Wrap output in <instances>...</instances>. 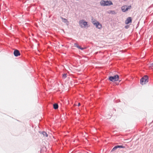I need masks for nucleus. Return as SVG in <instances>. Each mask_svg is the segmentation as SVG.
I'll use <instances>...</instances> for the list:
<instances>
[{
	"label": "nucleus",
	"instance_id": "obj_1",
	"mask_svg": "<svg viewBox=\"0 0 153 153\" xmlns=\"http://www.w3.org/2000/svg\"><path fill=\"white\" fill-rule=\"evenodd\" d=\"M101 5L102 6H109L113 4V3L111 1H105L102 0L100 2Z\"/></svg>",
	"mask_w": 153,
	"mask_h": 153
},
{
	"label": "nucleus",
	"instance_id": "obj_2",
	"mask_svg": "<svg viewBox=\"0 0 153 153\" xmlns=\"http://www.w3.org/2000/svg\"><path fill=\"white\" fill-rule=\"evenodd\" d=\"M119 77L118 75H116L113 76H111L108 78L109 80L111 82H115L118 80Z\"/></svg>",
	"mask_w": 153,
	"mask_h": 153
},
{
	"label": "nucleus",
	"instance_id": "obj_3",
	"mask_svg": "<svg viewBox=\"0 0 153 153\" xmlns=\"http://www.w3.org/2000/svg\"><path fill=\"white\" fill-rule=\"evenodd\" d=\"M148 79L149 77L148 76L146 75L145 76L140 79L141 84L142 85L145 84L146 83L148 82Z\"/></svg>",
	"mask_w": 153,
	"mask_h": 153
},
{
	"label": "nucleus",
	"instance_id": "obj_4",
	"mask_svg": "<svg viewBox=\"0 0 153 153\" xmlns=\"http://www.w3.org/2000/svg\"><path fill=\"white\" fill-rule=\"evenodd\" d=\"M131 6L129 5L127 6L126 5L123 6L121 7V9L123 12H125L130 9L131 8Z\"/></svg>",
	"mask_w": 153,
	"mask_h": 153
},
{
	"label": "nucleus",
	"instance_id": "obj_5",
	"mask_svg": "<svg viewBox=\"0 0 153 153\" xmlns=\"http://www.w3.org/2000/svg\"><path fill=\"white\" fill-rule=\"evenodd\" d=\"M92 23L94 25L96 26L97 28L98 29H100L102 28V25L98 22H96L94 21H93L92 22Z\"/></svg>",
	"mask_w": 153,
	"mask_h": 153
},
{
	"label": "nucleus",
	"instance_id": "obj_6",
	"mask_svg": "<svg viewBox=\"0 0 153 153\" xmlns=\"http://www.w3.org/2000/svg\"><path fill=\"white\" fill-rule=\"evenodd\" d=\"M79 24L81 27H85L87 25V22L84 21L83 20H82L79 21Z\"/></svg>",
	"mask_w": 153,
	"mask_h": 153
},
{
	"label": "nucleus",
	"instance_id": "obj_7",
	"mask_svg": "<svg viewBox=\"0 0 153 153\" xmlns=\"http://www.w3.org/2000/svg\"><path fill=\"white\" fill-rule=\"evenodd\" d=\"M13 54L16 57H17L20 55V53L19 51L17 49L14 50L13 52Z\"/></svg>",
	"mask_w": 153,
	"mask_h": 153
},
{
	"label": "nucleus",
	"instance_id": "obj_8",
	"mask_svg": "<svg viewBox=\"0 0 153 153\" xmlns=\"http://www.w3.org/2000/svg\"><path fill=\"white\" fill-rule=\"evenodd\" d=\"M125 148V146H122L117 145L114 147V148L112 149L111 151H114L115 150L118 148Z\"/></svg>",
	"mask_w": 153,
	"mask_h": 153
},
{
	"label": "nucleus",
	"instance_id": "obj_9",
	"mask_svg": "<svg viewBox=\"0 0 153 153\" xmlns=\"http://www.w3.org/2000/svg\"><path fill=\"white\" fill-rule=\"evenodd\" d=\"M132 22V19L131 17H128L126 20L125 21V23L126 24H128L130 23L131 22Z\"/></svg>",
	"mask_w": 153,
	"mask_h": 153
},
{
	"label": "nucleus",
	"instance_id": "obj_10",
	"mask_svg": "<svg viewBox=\"0 0 153 153\" xmlns=\"http://www.w3.org/2000/svg\"><path fill=\"white\" fill-rule=\"evenodd\" d=\"M61 18L62 19V22L66 23V24L67 25H68L69 22L67 19H66L63 18V17H61Z\"/></svg>",
	"mask_w": 153,
	"mask_h": 153
},
{
	"label": "nucleus",
	"instance_id": "obj_11",
	"mask_svg": "<svg viewBox=\"0 0 153 153\" xmlns=\"http://www.w3.org/2000/svg\"><path fill=\"white\" fill-rule=\"evenodd\" d=\"M74 45L75 47H77V48L81 49V50H83L84 48L81 47L78 45L77 43H74Z\"/></svg>",
	"mask_w": 153,
	"mask_h": 153
},
{
	"label": "nucleus",
	"instance_id": "obj_12",
	"mask_svg": "<svg viewBox=\"0 0 153 153\" xmlns=\"http://www.w3.org/2000/svg\"><path fill=\"white\" fill-rule=\"evenodd\" d=\"M53 108L54 109H57L58 108V104L57 103H54L53 105Z\"/></svg>",
	"mask_w": 153,
	"mask_h": 153
},
{
	"label": "nucleus",
	"instance_id": "obj_13",
	"mask_svg": "<svg viewBox=\"0 0 153 153\" xmlns=\"http://www.w3.org/2000/svg\"><path fill=\"white\" fill-rule=\"evenodd\" d=\"M41 134H42L44 137H47L48 136V134H47L46 132L45 131L42 132Z\"/></svg>",
	"mask_w": 153,
	"mask_h": 153
},
{
	"label": "nucleus",
	"instance_id": "obj_14",
	"mask_svg": "<svg viewBox=\"0 0 153 153\" xmlns=\"http://www.w3.org/2000/svg\"><path fill=\"white\" fill-rule=\"evenodd\" d=\"M66 75L67 74H63L62 77L64 78H65L66 77Z\"/></svg>",
	"mask_w": 153,
	"mask_h": 153
},
{
	"label": "nucleus",
	"instance_id": "obj_15",
	"mask_svg": "<svg viewBox=\"0 0 153 153\" xmlns=\"http://www.w3.org/2000/svg\"><path fill=\"white\" fill-rule=\"evenodd\" d=\"M149 67L152 69L153 68V63L151 64Z\"/></svg>",
	"mask_w": 153,
	"mask_h": 153
},
{
	"label": "nucleus",
	"instance_id": "obj_16",
	"mask_svg": "<svg viewBox=\"0 0 153 153\" xmlns=\"http://www.w3.org/2000/svg\"><path fill=\"white\" fill-rule=\"evenodd\" d=\"M81 105L80 103H79L78 105V106H79Z\"/></svg>",
	"mask_w": 153,
	"mask_h": 153
},
{
	"label": "nucleus",
	"instance_id": "obj_17",
	"mask_svg": "<svg viewBox=\"0 0 153 153\" xmlns=\"http://www.w3.org/2000/svg\"><path fill=\"white\" fill-rule=\"evenodd\" d=\"M125 28H127V26H125Z\"/></svg>",
	"mask_w": 153,
	"mask_h": 153
}]
</instances>
